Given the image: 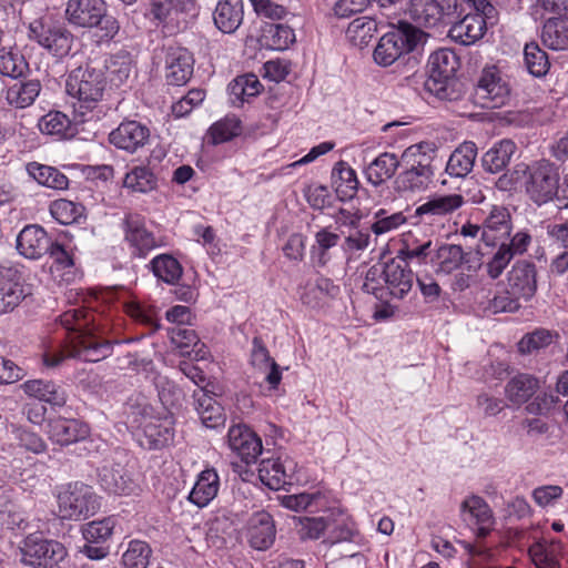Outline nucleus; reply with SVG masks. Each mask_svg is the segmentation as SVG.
Returning <instances> with one entry per match:
<instances>
[{
    "label": "nucleus",
    "mask_w": 568,
    "mask_h": 568,
    "mask_svg": "<svg viewBox=\"0 0 568 568\" xmlns=\"http://www.w3.org/2000/svg\"><path fill=\"white\" fill-rule=\"evenodd\" d=\"M61 326L69 333L67 343L43 354L47 367H58L65 358L100 362L112 354V344L103 338L105 327L97 322V314L84 307H73L59 316Z\"/></svg>",
    "instance_id": "1"
},
{
    "label": "nucleus",
    "mask_w": 568,
    "mask_h": 568,
    "mask_svg": "<svg viewBox=\"0 0 568 568\" xmlns=\"http://www.w3.org/2000/svg\"><path fill=\"white\" fill-rule=\"evenodd\" d=\"M106 87L103 68L87 63L72 70L68 75L65 90L69 95L78 99L75 119L80 122L100 119V110H95L102 100Z\"/></svg>",
    "instance_id": "2"
},
{
    "label": "nucleus",
    "mask_w": 568,
    "mask_h": 568,
    "mask_svg": "<svg viewBox=\"0 0 568 568\" xmlns=\"http://www.w3.org/2000/svg\"><path fill=\"white\" fill-rule=\"evenodd\" d=\"M515 179L520 181V186L525 187L529 199L538 205L550 202L559 190L558 168L547 160L536 161L529 165L517 164Z\"/></svg>",
    "instance_id": "3"
},
{
    "label": "nucleus",
    "mask_w": 568,
    "mask_h": 568,
    "mask_svg": "<svg viewBox=\"0 0 568 568\" xmlns=\"http://www.w3.org/2000/svg\"><path fill=\"white\" fill-rule=\"evenodd\" d=\"M400 163L402 171L394 182L399 192H422L433 182V158L425 151L424 144L408 146L402 153Z\"/></svg>",
    "instance_id": "4"
},
{
    "label": "nucleus",
    "mask_w": 568,
    "mask_h": 568,
    "mask_svg": "<svg viewBox=\"0 0 568 568\" xmlns=\"http://www.w3.org/2000/svg\"><path fill=\"white\" fill-rule=\"evenodd\" d=\"M428 78L425 90L442 101L456 100L458 94L453 88L454 77L459 68V58L449 49H440L429 55Z\"/></svg>",
    "instance_id": "5"
},
{
    "label": "nucleus",
    "mask_w": 568,
    "mask_h": 568,
    "mask_svg": "<svg viewBox=\"0 0 568 568\" xmlns=\"http://www.w3.org/2000/svg\"><path fill=\"white\" fill-rule=\"evenodd\" d=\"M65 19L78 28L92 29L99 27L102 38L112 39L119 32V22L106 13L104 0H68Z\"/></svg>",
    "instance_id": "6"
},
{
    "label": "nucleus",
    "mask_w": 568,
    "mask_h": 568,
    "mask_svg": "<svg viewBox=\"0 0 568 568\" xmlns=\"http://www.w3.org/2000/svg\"><path fill=\"white\" fill-rule=\"evenodd\" d=\"M425 33L408 22H399L398 27L385 33L378 41L373 58L381 67H389L400 57L416 49Z\"/></svg>",
    "instance_id": "7"
},
{
    "label": "nucleus",
    "mask_w": 568,
    "mask_h": 568,
    "mask_svg": "<svg viewBox=\"0 0 568 568\" xmlns=\"http://www.w3.org/2000/svg\"><path fill=\"white\" fill-rule=\"evenodd\" d=\"M100 509V497L81 481L70 483L58 494V513L67 520H84Z\"/></svg>",
    "instance_id": "8"
},
{
    "label": "nucleus",
    "mask_w": 568,
    "mask_h": 568,
    "mask_svg": "<svg viewBox=\"0 0 568 568\" xmlns=\"http://www.w3.org/2000/svg\"><path fill=\"white\" fill-rule=\"evenodd\" d=\"M20 552L21 562L32 568H62L68 555L61 542L34 534L23 539Z\"/></svg>",
    "instance_id": "9"
},
{
    "label": "nucleus",
    "mask_w": 568,
    "mask_h": 568,
    "mask_svg": "<svg viewBox=\"0 0 568 568\" xmlns=\"http://www.w3.org/2000/svg\"><path fill=\"white\" fill-rule=\"evenodd\" d=\"M465 11L458 0H410L408 14L420 27L449 24Z\"/></svg>",
    "instance_id": "10"
},
{
    "label": "nucleus",
    "mask_w": 568,
    "mask_h": 568,
    "mask_svg": "<svg viewBox=\"0 0 568 568\" xmlns=\"http://www.w3.org/2000/svg\"><path fill=\"white\" fill-rule=\"evenodd\" d=\"M29 38L36 40L54 57H65L73 44V34L61 24H47L33 21L29 27Z\"/></svg>",
    "instance_id": "11"
},
{
    "label": "nucleus",
    "mask_w": 568,
    "mask_h": 568,
    "mask_svg": "<svg viewBox=\"0 0 568 568\" xmlns=\"http://www.w3.org/2000/svg\"><path fill=\"white\" fill-rule=\"evenodd\" d=\"M475 99L486 109L500 108L508 101L509 88L496 67H487L481 71L475 88Z\"/></svg>",
    "instance_id": "12"
},
{
    "label": "nucleus",
    "mask_w": 568,
    "mask_h": 568,
    "mask_svg": "<svg viewBox=\"0 0 568 568\" xmlns=\"http://www.w3.org/2000/svg\"><path fill=\"white\" fill-rule=\"evenodd\" d=\"M30 294L31 290L18 266H0V314L13 311Z\"/></svg>",
    "instance_id": "13"
},
{
    "label": "nucleus",
    "mask_w": 568,
    "mask_h": 568,
    "mask_svg": "<svg viewBox=\"0 0 568 568\" xmlns=\"http://www.w3.org/2000/svg\"><path fill=\"white\" fill-rule=\"evenodd\" d=\"M100 487L109 494L129 496L139 490V484L121 462L106 460L98 471Z\"/></svg>",
    "instance_id": "14"
},
{
    "label": "nucleus",
    "mask_w": 568,
    "mask_h": 568,
    "mask_svg": "<svg viewBox=\"0 0 568 568\" xmlns=\"http://www.w3.org/2000/svg\"><path fill=\"white\" fill-rule=\"evenodd\" d=\"M465 203L460 194H443L429 197L415 209V217L419 223L433 224L440 219L452 215Z\"/></svg>",
    "instance_id": "15"
},
{
    "label": "nucleus",
    "mask_w": 568,
    "mask_h": 568,
    "mask_svg": "<svg viewBox=\"0 0 568 568\" xmlns=\"http://www.w3.org/2000/svg\"><path fill=\"white\" fill-rule=\"evenodd\" d=\"M124 233L133 256L144 258L159 246L153 234L145 229L144 219L139 214L129 213L125 216Z\"/></svg>",
    "instance_id": "16"
},
{
    "label": "nucleus",
    "mask_w": 568,
    "mask_h": 568,
    "mask_svg": "<svg viewBox=\"0 0 568 568\" xmlns=\"http://www.w3.org/2000/svg\"><path fill=\"white\" fill-rule=\"evenodd\" d=\"M460 516L479 537H485L494 525L491 509L479 496H470L462 503Z\"/></svg>",
    "instance_id": "17"
},
{
    "label": "nucleus",
    "mask_w": 568,
    "mask_h": 568,
    "mask_svg": "<svg viewBox=\"0 0 568 568\" xmlns=\"http://www.w3.org/2000/svg\"><path fill=\"white\" fill-rule=\"evenodd\" d=\"M192 53L182 47L170 45L165 51V78L169 84L183 85L193 74Z\"/></svg>",
    "instance_id": "18"
},
{
    "label": "nucleus",
    "mask_w": 568,
    "mask_h": 568,
    "mask_svg": "<svg viewBox=\"0 0 568 568\" xmlns=\"http://www.w3.org/2000/svg\"><path fill=\"white\" fill-rule=\"evenodd\" d=\"M296 470V464L290 458H263L258 465V478L270 489H281L291 484Z\"/></svg>",
    "instance_id": "19"
},
{
    "label": "nucleus",
    "mask_w": 568,
    "mask_h": 568,
    "mask_svg": "<svg viewBox=\"0 0 568 568\" xmlns=\"http://www.w3.org/2000/svg\"><path fill=\"white\" fill-rule=\"evenodd\" d=\"M510 293L523 301H529L537 291L536 265L527 260L517 261L508 273Z\"/></svg>",
    "instance_id": "20"
},
{
    "label": "nucleus",
    "mask_w": 568,
    "mask_h": 568,
    "mask_svg": "<svg viewBox=\"0 0 568 568\" xmlns=\"http://www.w3.org/2000/svg\"><path fill=\"white\" fill-rule=\"evenodd\" d=\"M150 139V130L138 121H124L110 135L109 141L115 148L130 153L143 148Z\"/></svg>",
    "instance_id": "21"
},
{
    "label": "nucleus",
    "mask_w": 568,
    "mask_h": 568,
    "mask_svg": "<svg viewBox=\"0 0 568 568\" xmlns=\"http://www.w3.org/2000/svg\"><path fill=\"white\" fill-rule=\"evenodd\" d=\"M383 267L384 284L389 295L404 298L410 292L415 277L408 263L396 257L385 263Z\"/></svg>",
    "instance_id": "22"
},
{
    "label": "nucleus",
    "mask_w": 568,
    "mask_h": 568,
    "mask_svg": "<svg viewBox=\"0 0 568 568\" xmlns=\"http://www.w3.org/2000/svg\"><path fill=\"white\" fill-rule=\"evenodd\" d=\"M229 447L236 453L243 462H255L262 454V440L245 425H233L227 433Z\"/></svg>",
    "instance_id": "23"
},
{
    "label": "nucleus",
    "mask_w": 568,
    "mask_h": 568,
    "mask_svg": "<svg viewBox=\"0 0 568 568\" xmlns=\"http://www.w3.org/2000/svg\"><path fill=\"white\" fill-rule=\"evenodd\" d=\"M275 535V525L268 513L256 511L250 517L246 538L252 548L261 551L268 549L274 544Z\"/></svg>",
    "instance_id": "24"
},
{
    "label": "nucleus",
    "mask_w": 568,
    "mask_h": 568,
    "mask_svg": "<svg viewBox=\"0 0 568 568\" xmlns=\"http://www.w3.org/2000/svg\"><path fill=\"white\" fill-rule=\"evenodd\" d=\"M47 432L52 442L67 446L87 438L89 427L74 418L55 417L48 422Z\"/></svg>",
    "instance_id": "25"
},
{
    "label": "nucleus",
    "mask_w": 568,
    "mask_h": 568,
    "mask_svg": "<svg viewBox=\"0 0 568 568\" xmlns=\"http://www.w3.org/2000/svg\"><path fill=\"white\" fill-rule=\"evenodd\" d=\"M450 24L448 36L452 40L470 45L484 37L489 23L479 13L467 12L460 20L454 19Z\"/></svg>",
    "instance_id": "26"
},
{
    "label": "nucleus",
    "mask_w": 568,
    "mask_h": 568,
    "mask_svg": "<svg viewBox=\"0 0 568 568\" xmlns=\"http://www.w3.org/2000/svg\"><path fill=\"white\" fill-rule=\"evenodd\" d=\"M511 219L504 206H493L483 222L481 240L487 246H495L510 235Z\"/></svg>",
    "instance_id": "27"
},
{
    "label": "nucleus",
    "mask_w": 568,
    "mask_h": 568,
    "mask_svg": "<svg viewBox=\"0 0 568 568\" xmlns=\"http://www.w3.org/2000/svg\"><path fill=\"white\" fill-rule=\"evenodd\" d=\"M51 239L39 225L26 226L17 237V248L27 258L37 260L51 247Z\"/></svg>",
    "instance_id": "28"
},
{
    "label": "nucleus",
    "mask_w": 568,
    "mask_h": 568,
    "mask_svg": "<svg viewBox=\"0 0 568 568\" xmlns=\"http://www.w3.org/2000/svg\"><path fill=\"white\" fill-rule=\"evenodd\" d=\"M174 418L169 413L154 415L151 423L145 425L143 433L144 440L141 443L149 449H159L169 445L174 437Z\"/></svg>",
    "instance_id": "29"
},
{
    "label": "nucleus",
    "mask_w": 568,
    "mask_h": 568,
    "mask_svg": "<svg viewBox=\"0 0 568 568\" xmlns=\"http://www.w3.org/2000/svg\"><path fill=\"white\" fill-rule=\"evenodd\" d=\"M192 397L194 409L205 427L217 428L224 425V409L210 394L206 387L194 390Z\"/></svg>",
    "instance_id": "30"
},
{
    "label": "nucleus",
    "mask_w": 568,
    "mask_h": 568,
    "mask_svg": "<svg viewBox=\"0 0 568 568\" xmlns=\"http://www.w3.org/2000/svg\"><path fill=\"white\" fill-rule=\"evenodd\" d=\"M564 545L558 539L542 537L529 547V556L536 568H561Z\"/></svg>",
    "instance_id": "31"
},
{
    "label": "nucleus",
    "mask_w": 568,
    "mask_h": 568,
    "mask_svg": "<svg viewBox=\"0 0 568 568\" xmlns=\"http://www.w3.org/2000/svg\"><path fill=\"white\" fill-rule=\"evenodd\" d=\"M20 387L28 396L52 406L61 407L68 399L65 389L52 381L30 379L21 384Z\"/></svg>",
    "instance_id": "32"
},
{
    "label": "nucleus",
    "mask_w": 568,
    "mask_h": 568,
    "mask_svg": "<svg viewBox=\"0 0 568 568\" xmlns=\"http://www.w3.org/2000/svg\"><path fill=\"white\" fill-rule=\"evenodd\" d=\"M281 505L296 513L307 511L314 514L327 510L329 508V498L321 490L304 491L281 497Z\"/></svg>",
    "instance_id": "33"
},
{
    "label": "nucleus",
    "mask_w": 568,
    "mask_h": 568,
    "mask_svg": "<svg viewBox=\"0 0 568 568\" xmlns=\"http://www.w3.org/2000/svg\"><path fill=\"white\" fill-rule=\"evenodd\" d=\"M339 294V286L324 276L307 281L300 291L301 302L312 308L320 307L326 297L335 298Z\"/></svg>",
    "instance_id": "34"
},
{
    "label": "nucleus",
    "mask_w": 568,
    "mask_h": 568,
    "mask_svg": "<svg viewBox=\"0 0 568 568\" xmlns=\"http://www.w3.org/2000/svg\"><path fill=\"white\" fill-rule=\"evenodd\" d=\"M251 364L253 367L265 374V381L271 389H276L282 381L280 366L270 356L267 348L260 337L252 342Z\"/></svg>",
    "instance_id": "35"
},
{
    "label": "nucleus",
    "mask_w": 568,
    "mask_h": 568,
    "mask_svg": "<svg viewBox=\"0 0 568 568\" xmlns=\"http://www.w3.org/2000/svg\"><path fill=\"white\" fill-rule=\"evenodd\" d=\"M220 489V477L215 469L202 470L189 494V500L202 508L207 506L217 495Z\"/></svg>",
    "instance_id": "36"
},
{
    "label": "nucleus",
    "mask_w": 568,
    "mask_h": 568,
    "mask_svg": "<svg viewBox=\"0 0 568 568\" xmlns=\"http://www.w3.org/2000/svg\"><path fill=\"white\" fill-rule=\"evenodd\" d=\"M244 6L242 0L220 1L213 13L214 24L223 33H233L243 22Z\"/></svg>",
    "instance_id": "37"
},
{
    "label": "nucleus",
    "mask_w": 568,
    "mask_h": 568,
    "mask_svg": "<svg viewBox=\"0 0 568 568\" xmlns=\"http://www.w3.org/2000/svg\"><path fill=\"white\" fill-rule=\"evenodd\" d=\"M464 258L465 253L460 245L440 244L435 247L429 263L436 274L448 275L459 268Z\"/></svg>",
    "instance_id": "38"
},
{
    "label": "nucleus",
    "mask_w": 568,
    "mask_h": 568,
    "mask_svg": "<svg viewBox=\"0 0 568 568\" xmlns=\"http://www.w3.org/2000/svg\"><path fill=\"white\" fill-rule=\"evenodd\" d=\"M402 156L397 158L395 153L384 152L375 158L365 169L367 181L374 186H378L392 179L397 169H400Z\"/></svg>",
    "instance_id": "39"
},
{
    "label": "nucleus",
    "mask_w": 568,
    "mask_h": 568,
    "mask_svg": "<svg viewBox=\"0 0 568 568\" xmlns=\"http://www.w3.org/2000/svg\"><path fill=\"white\" fill-rule=\"evenodd\" d=\"M476 156L477 146L474 142L466 141L462 143L450 154L446 164V172L455 178L467 176L474 168Z\"/></svg>",
    "instance_id": "40"
},
{
    "label": "nucleus",
    "mask_w": 568,
    "mask_h": 568,
    "mask_svg": "<svg viewBox=\"0 0 568 568\" xmlns=\"http://www.w3.org/2000/svg\"><path fill=\"white\" fill-rule=\"evenodd\" d=\"M26 169L28 174L44 187L57 191H64L69 187V178L54 166L31 162L27 164Z\"/></svg>",
    "instance_id": "41"
},
{
    "label": "nucleus",
    "mask_w": 568,
    "mask_h": 568,
    "mask_svg": "<svg viewBox=\"0 0 568 568\" xmlns=\"http://www.w3.org/2000/svg\"><path fill=\"white\" fill-rule=\"evenodd\" d=\"M41 91L39 80L19 81L10 85L6 91V100L16 109H26L32 105Z\"/></svg>",
    "instance_id": "42"
},
{
    "label": "nucleus",
    "mask_w": 568,
    "mask_h": 568,
    "mask_svg": "<svg viewBox=\"0 0 568 568\" xmlns=\"http://www.w3.org/2000/svg\"><path fill=\"white\" fill-rule=\"evenodd\" d=\"M539 388V382L529 374H517L505 386L506 398L515 405L526 403Z\"/></svg>",
    "instance_id": "43"
},
{
    "label": "nucleus",
    "mask_w": 568,
    "mask_h": 568,
    "mask_svg": "<svg viewBox=\"0 0 568 568\" xmlns=\"http://www.w3.org/2000/svg\"><path fill=\"white\" fill-rule=\"evenodd\" d=\"M434 250L435 247L430 239L419 240L413 234H407L403 239V246L397 257L406 263L416 260L419 264H425L429 262Z\"/></svg>",
    "instance_id": "44"
},
{
    "label": "nucleus",
    "mask_w": 568,
    "mask_h": 568,
    "mask_svg": "<svg viewBox=\"0 0 568 568\" xmlns=\"http://www.w3.org/2000/svg\"><path fill=\"white\" fill-rule=\"evenodd\" d=\"M262 84L252 73L239 75L229 84V94L232 104L241 106L244 102L260 94Z\"/></svg>",
    "instance_id": "45"
},
{
    "label": "nucleus",
    "mask_w": 568,
    "mask_h": 568,
    "mask_svg": "<svg viewBox=\"0 0 568 568\" xmlns=\"http://www.w3.org/2000/svg\"><path fill=\"white\" fill-rule=\"evenodd\" d=\"M332 184L342 200L352 199L358 189L356 172L345 161H338L332 170Z\"/></svg>",
    "instance_id": "46"
},
{
    "label": "nucleus",
    "mask_w": 568,
    "mask_h": 568,
    "mask_svg": "<svg viewBox=\"0 0 568 568\" xmlns=\"http://www.w3.org/2000/svg\"><path fill=\"white\" fill-rule=\"evenodd\" d=\"M515 150L513 141L501 140L483 155L484 170L493 174L501 172L509 164Z\"/></svg>",
    "instance_id": "47"
},
{
    "label": "nucleus",
    "mask_w": 568,
    "mask_h": 568,
    "mask_svg": "<svg viewBox=\"0 0 568 568\" xmlns=\"http://www.w3.org/2000/svg\"><path fill=\"white\" fill-rule=\"evenodd\" d=\"M150 268L156 278L170 285L178 283L183 273L180 262L170 254H160L152 258Z\"/></svg>",
    "instance_id": "48"
},
{
    "label": "nucleus",
    "mask_w": 568,
    "mask_h": 568,
    "mask_svg": "<svg viewBox=\"0 0 568 568\" xmlns=\"http://www.w3.org/2000/svg\"><path fill=\"white\" fill-rule=\"evenodd\" d=\"M105 75L115 87L123 84L130 77L132 70V60L129 52L120 51L110 55L102 67Z\"/></svg>",
    "instance_id": "49"
},
{
    "label": "nucleus",
    "mask_w": 568,
    "mask_h": 568,
    "mask_svg": "<svg viewBox=\"0 0 568 568\" xmlns=\"http://www.w3.org/2000/svg\"><path fill=\"white\" fill-rule=\"evenodd\" d=\"M542 41L554 50L568 48V18L548 19L542 28Z\"/></svg>",
    "instance_id": "50"
},
{
    "label": "nucleus",
    "mask_w": 568,
    "mask_h": 568,
    "mask_svg": "<svg viewBox=\"0 0 568 568\" xmlns=\"http://www.w3.org/2000/svg\"><path fill=\"white\" fill-rule=\"evenodd\" d=\"M315 243L311 248L312 256L317 266H325L331 261L329 250L339 242V234L332 232L329 227H323L314 235Z\"/></svg>",
    "instance_id": "51"
},
{
    "label": "nucleus",
    "mask_w": 568,
    "mask_h": 568,
    "mask_svg": "<svg viewBox=\"0 0 568 568\" xmlns=\"http://www.w3.org/2000/svg\"><path fill=\"white\" fill-rule=\"evenodd\" d=\"M124 414L126 416V423L132 428L143 432L145 425L151 423V418L154 416V409L144 397H136L128 402Z\"/></svg>",
    "instance_id": "52"
},
{
    "label": "nucleus",
    "mask_w": 568,
    "mask_h": 568,
    "mask_svg": "<svg viewBox=\"0 0 568 568\" xmlns=\"http://www.w3.org/2000/svg\"><path fill=\"white\" fill-rule=\"evenodd\" d=\"M377 23L373 18H355L347 27L346 37L356 47L366 45L375 36Z\"/></svg>",
    "instance_id": "53"
},
{
    "label": "nucleus",
    "mask_w": 568,
    "mask_h": 568,
    "mask_svg": "<svg viewBox=\"0 0 568 568\" xmlns=\"http://www.w3.org/2000/svg\"><path fill=\"white\" fill-rule=\"evenodd\" d=\"M39 130L43 134L68 138L73 135L70 119L60 111H51L39 121Z\"/></svg>",
    "instance_id": "54"
},
{
    "label": "nucleus",
    "mask_w": 568,
    "mask_h": 568,
    "mask_svg": "<svg viewBox=\"0 0 568 568\" xmlns=\"http://www.w3.org/2000/svg\"><path fill=\"white\" fill-rule=\"evenodd\" d=\"M524 64L527 71L536 78L546 75L550 68L548 54L535 42L525 45Z\"/></svg>",
    "instance_id": "55"
},
{
    "label": "nucleus",
    "mask_w": 568,
    "mask_h": 568,
    "mask_svg": "<svg viewBox=\"0 0 568 568\" xmlns=\"http://www.w3.org/2000/svg\"><path fill=\"white\" fill-rule=\"evenodd\" d=\"M195 0H151V13L159 21L173 20V16L194 9Z\"/></svg>",
    "instance_id": "56"
},
{
    "label": "nucleus",
    "mask_w": 568,
    "mask_h": 568,
    "mask_svg": "<svg viewBox=\"0 0 568 568\" xmlns=\"http://www.w3.org/2000/svg\"><path fill=\"white\" fill-rule=\"evenodd\" d=\"M263 38L268 48L277 51L286 50L295 42L294 30L283 23L268 24L264 29Z\"/></svg>",
    "instance_id": "57"
},
{
    "label": "nucleus",
    "mask_w": 568,
    "mask_h": 568,
    "mask_svg": "<svg viewBox=\"0 0 568 568\" xmlns=\"http://www.w3.org/2000/svg\"><path fill=\"white\" fill-rule=\"evenodd\" d=\"M84 212L83 205L65 199H59L50 204L51 215L63 225H69L79 221Z\"/></svg>",
    "instance_id": "58"
},
{
    "label": "nucleus",
    "mask_w": 568,
    "mask_h": 568,
    "mask_svg": "<svg viewBox=\"0 0 568 568\" xmlns=\"http://www.w3.org/2000/svg\"><path fill=\"white\" fill-rule=\"evenodd\" d=\"M124 186L135 192L146 193L156 186V178L146 166H135L125 174Z\"/></svg>",
    "instance_id": "59"
},
{
    "label": "nucleus",
    "mask_w": 568,
    "mask_h": 568,
    "mask_svg": "<svg viewBox=\"0 0 568 568\" xmlns=\"http://www.w3.org/2000/svg\"><path fill=\"white\" fill-rule=\"evenodd\" d=\"M488 254L489 257L485 264L486 271L490 278L496 280L503 274L514 256L504 241L499 245L491 246V252Z\"/></svg>",
    "instance_id": "60"
},
{
    "label": "nucleus",
    "mask_w": 568,
    "mask_h": 568,
    "mask_svg": "<svg viewBox=\"0 0 568 568\" xmlns=\"http://www.w3.org/2000/svg\"><path fill=\"white\" fill-rule=\"evenodd\" d=\"M29 65L24 57L12 50L0 49V73L12 79H18L26 74Z\"/></svg>",
    "instance_id": "61"
},
{
    "label": "nucleus",
    "mask_w": 568,
    "mask_h": 568,
    "mask_svg": "<svg viewBox=\"0 0 568 568\" xmlns=\"http://www.w3.org/2000/svg\"><path fill=\"white\" fill-rule=\"evenodd\" d=\"M151 556V548L145 541L132 540L122 555L123 568H146Z\"/></svg>",
    "instance_id": "62"
},
{
    "label": "nucleus",
    "mask_w": 568,
    "mask_h": 568,
    "mask_svg": "<svg viewBox=\"0 0 568 568\" xmlns=\"http://www.w3.org/2000/svg\"><path fill=\"white\" fill-rule=\"evenodd\" d=\"M331 526L327 541L332 545L343 541H354L358 536L357 529L353 520L339 513L336 518H331Z\"/></svg>",
    "instance_id": "63"
},
{
    "label": "nucleus",
    "mask_w": 568,
    "mask_h": 568,
    "mask_svg": "<svg viewBox=\"0 0 568 568\" xmlns=\"http://www.w3.org/2000/svg\"><path fill=\"white\" fill-rule=\"evenodd\" d=\"M168 335L171 343L180 349L182 355H190L200 343L195 331L186 326L175 325L168 329Z\"/></svg>",
    "instance_id": "64"
}]
</instances>
